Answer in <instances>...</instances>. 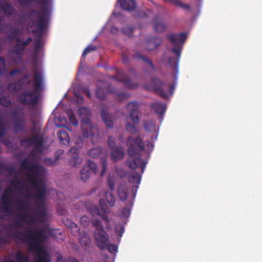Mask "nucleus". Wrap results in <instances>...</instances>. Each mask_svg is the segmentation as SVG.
<instances>
[{"label":"nucleus","mask_w":262,"mask_h":262,"mask_svg":"<svg viewBox=\"0 0 262 262\" xmlns=\"http://www.w3.org/2000/svg\"><path fill=\"white\" fill-rule=\"evenodd\" d=\"M9 229L6 233L8 237L23 242L29 241L28 250L33 253L35 262H50L51 258L48 251L43 247L42 243L48 238L43 229H34L33 235L22 232L18 230L12 232Z\"/></svg>","instance_id":"1"},{"label":"nucleus","mask_w":262,"mask_h":262,"mask_svg":"<svg viewBox=\"0 0 262 262\" xmlns=\"http://www.w3.org/2000/svg\"><path fill=\"white\" fill-rule=\"evenodd\" d=\"M126 144L127 154L130 158H133L132 160H126V165L133 170L140 167L141 172L143 173L147 162L141 158V153L144 151L149 157L154 149V144L148 140L144 142L140 136L136 137L129 136L126 140Z\"/></svg>","instance_id":"2"},{"label":"nucleus","mask_w":262,"mask_h":262,"mask_svg":"<svg viewBox=\"0 0 262 262\" xmlns=\"http://www.w3.org/2000/svg\"><path fill=\"white\" fill-rule=\"evenodd\" d=\"M44 78L41 72L34 69L31 86L33 91L26 90L17 95L18 101L23 105L34 107L38 103L40 92L43 90Z\"/></svg>","instance_id":"3"},{"label":"nucleus","mask_w":262,"mask_h":262,"mask_svg":"<svg viewBox=\"0 0 262 262\" xmlns=\"http://www.w3.org/2000/svg\"><path fill=\"white\" fill-rule=\"evenodd\" d=\"M28 181L36 191V198L38 201L36 204L37 210L34 213V215L38 222H43L47 216V212L44 205V199L46 195V186L42 182L40 183L37 178L30 174L28 176Z\"/></svg>","instance_id":"4"},{"label":"nucleus","mask_w":262,"mask_h":262,"mask_svg":"<svg viewBox=\"0 0 262 262\" xmlns=\"http://www.w3.org/2000/svg\"><path fill=\"white\" fill-rule=\"evenodd\" d=\"M77 114L81 118L82 135L84 138L93 137L98 135V128L96 125H92L90 120L91 111L88 108L82 106L78 108Z\"/></svg>","instance_id":"5"},{"label":"nucleus","mask_w":262,"mask_h":262,"mask_svg":"<svg viewBox=\"0 0 262 262\" xmlns=\"http://www.w3.org/2000/svg\"><path fill=\"white\" fill-rule=\"evenodd\" d=\"M187 37V34L185 33H172L166 36V38L174 46L171 49V51L177 56L176 57L169 58L168 61L169 66H178L182 46Z\"/></svg>","instance_id":"6"},{"label":"nucleus","mask_w":262,"mask_h":262,"mask_svg":"<svg viewBox=\"0 0 262 262\" xmlns=\"http://www.w3.org/2000/svg\"><path fill=\"white\" fill-rule=\"evenodd\" d=\"M145 88L149 91H152L161 97L166 98L168 94L166 88H168L169 93L172 95L174 89V85L173 84H167L163 81L157 78H152L149 84L145 85Z\"/></svg>","instance_id":"7"},{"label":"nucleus","mask_w":262,"mask_h":262,"mask_svg":"<svg viewBox=\"0 0 262 262\" xmlns=\"http://www.w3.org/2000/svg\"><path fill=\"white\" fill-rule=\"evenodd\" d=\"M92 223L93 226L96 229L94 233L96 244L100 249H105L108 244L109 236L105 231L100 220L93 219Z\"/></svg>","instance_id":"8"},{"label":"nucleus","mask_w":262,"mask_h":262,"mask_svg":"<svg viewBox=\"0 0 262 262\" xmlns=\"http://www.w3.org/2000/svg\"><path fill=\"white\" fill-rule=\"evenodd\" d=\"M21 166L25 170L32 172L33 173L32 175L37 178L39 180L40 183L42 182L44 184L43 181L37 177L42 176L44 174L45 169L43 167L34 164L33 162L28 160L27 159L23 161L21 163ZM29 174H31L30 173H28L27 178Z\"/></svg>","instance_id":"9"},{"label":"nucleus","mask_w":262,"mask_h":262,"mask_svg":"<svg viewBox=\"0 0 262 262\" xmlns=\"http://www.w3.org/2000/svg\"><path fill=\"white\" fill-rule=\"evenodd\" d=\"M83 140L81 138H78L75 142L76 147H73L70 150L71 155V159L69 161L70 165L73 167H76L80 164L82 161V159L79 156V150L83 145Z\"/></svg>","instance_id":"10"},{"label":"nucleus","mask_w":262,"mask_h":262,"mask_svg":"<svg viewBox=\"0 0 262 262\" xmlns=\"http://www.w3.org/2000/svg\"><path fill=\"white\" fill-rule=\"evenodd\" d=\"M88 164L83 165L80 171V178L83 182H86L92 173L97 174L98 172L96 164L91 160H88Z\"/></svg>","instance_id":"11"},{"label":"nucleus","mask_w":262,"mask_h":262,"mask_svg":"<svg viewBox=\"0 0 262 262\" xmlns=\"http://www.w3.org/2000/svg\"><path fill=\"white\" fill-rule=\"evenodd\" d=\"M126 110L129 113L130 119L133 122L138 124L140 122L139 104L137 101L128 103L126 106Z\"/></svg>","instance_id":"12"},{"label":"nucleus","mask_w":262,"mask_h":262,"mask_svg":"<svg viewBox=\"0 0 262 262\" xmlns=\"http://www.w3.org/2000/svg\"><path fill=\"white\" fill-rule=\"evenodd\" d=\"M110 77L117 81L122 82L124 84L125 86L129 89L132 90L138 88V83L132 82L130 79L122 71H117L116 75L111 76Z\"/></svg>","instance_id":"13"},{"label":"nucleus","mask_w":262,"mask_h":262,"mask_svg":"<svg viewBox=\"0 0 262 262\" xmlns=\"http://www.w3.org/2000/svg\"><path fill=\"white\" fill-rule=\"evenodd\" d=\"M97 88L96 90L95 94L96 97L100 100H104L106 98V93H113L114 92L110 89L107 82L104 81H98L97 83Z\"/></svg>","instance_id":"14"},{"label":"nucleus","mask_w":262,"mask_h":262,"mask_svg":"<svg viewBox=\"0 0 262 262\" xmlns=\"http://www.w3.org/2000/svg\"><path fill=\"white\" fill-rule=\"evenodd\" d=\"M17 208L20 210L18 213V216L20 217L23 220L29 218L31 222H34V219L32 216L27 212L29 207V203L27 201H23L20 199L17 200L16 201Z\"/></svg>","instance_id":"15"},{"label":"nucleus","mask_w":262,"mask_h":262,"mask_svg":"<svg viewBox=\"0 0 262 262\" xmlns=\"http://www.w3.org/2000/svg\"><path fill=\"white\" fill-rule=\"evenodd\" d=\"M31 145H34V148L30 155L33 156L34 152L40 153L43 150L44 140L42 136L38 134H33L31 137Z\"/></svg>","instance_id":"16"},{"label":"nucleus","mask_w":262,"mask_h":262,"mask_svg":"<svg viewBox=\"0 0 262 262\" xmlns=\"http://www.w3.org/2000/svg\"><path fill=\"white\" fill-rule=\"evenodd\" d=\"M32 80L29 79L27 82L23 81V79H20L18 82H12L7 86L8 90L11 92H15L21 89L23 85L27 88L31 87Z\"/></svg>","instance_id":"17"},{"label":"nucleus","mask_w":262,"mask_h":262,"mask_svg":"<svg viewBox=\"0 0 262 262\" xmlns=\"http://www.w3.org/2000/svg\"><path fill=\"white\" fill-rule=\"evenodd\" d=\"M161 41V38L158 37L147 38L145 40V48L147 50L152 51L160 46Z\"/></svg>","instance_id":"18"},{"label":"nucleus","mask_w":262,"mask_h":262,"mask_svg":"<svg viewBox=\"0 0 262 262\" xmlns=\"http://www.w3.org/2000/svg\"><path fill=\"white\" fill-rule=\"evenodd\" d=\"M129 188L125 183H121L117 188V193L119 199L122 201H126L128 196Z\"/></svg>","instance_id":"19"},{"label":"nucleus","mask_w":262,"mask_h":262,"mask_svg":"<svg viewBox=\"0 0 262 262\" xmlns=\"http://www.w3.org/2000/svg\"><path fill=\"white\" fill-rule=\"evenodd\" d=\"M104 201L102 200H100L99 206L101 210L100 217L105 223V227L107 229L110 228V221L108 217V214L110 212L109 208L106 205L104 204Z\"/></svg>","instance_id":"20"},{"label":"nucleus","mask_w":262,"mask_h":262,"mask_svg":"<svg viewBox=\"0 0 262 262\" xmlns=\"http://www.w3.org/2000/svg\"><path fill=\"white\" fill-rule=\"evenodd\" d=\"M124 155L123 149L121 146H116L111 149V158L114 162L123 159Z\"/></svg>","instance_id":"21"},{"label":"nucleus","mask_w":262,"mask_h":262,"mask_svg":"<svg viewBox=\"0 0 262 262\" xmlns=\"http://www.w3.org/2000/svg\"><path fill=\"white\" fill-rule=\"evenodd\" d=\"M2 11L7 16H11L15 12L14 8L11 4L3 1L0 2V13Z\"/></svg>","instance_id":"22"},{"label":"nucleus","mask_w":262,"mask_h":262,"mask_svg":"<svg viewBox=\"0 0 262 262\" xmlns=\"http://www.w3.org/2000/svg\"><path fill=\"white\" fill-rule=\"evenodd\" d=\"M121 8L128 11H133L136 7V4L135 0H118Z\"/></svg>","instance_id":"23"},{"label":"nucleus","mask_w":262,"mask_h":262,"mask_svg":"<svg viewBox=\"0 0 262 262\" xmlns=\"http://www.w3.org/2000/svg\"><path fill=\"white\" fill-rule=\"evenodd\" d=\"M101 117L103 122L107 127L110 128L113 127L114 125L111 119V116L106 110L101 109Z\"/></svg>","instance_id":"24"},{"label":"nucleus","mask_w":262,"mask_h":262,"mask_svg":"<svg viewBox=\"0 0 262 262\" xmlns=\"http://www.w3.org/2000/svg\"><path fill=\"white\" fill-rule=\"evenodd\" d=\"M79 242L85 249L90 247L91 240L86 232L83 231L80 234Z\"/></svg>","instance_id":"25"},{"label":"nucleus","mask_w":262,"mask_h":262,"mask_svg":"<svg viewBox=\"0 0 262 262\" xmlns=\"http://www.w3.org/2000/svg\"><path fill=\"white\" fill-rule=\"evenodd\" d=\"M151 107L154 110L155 113L163 115L166 111V105L165 104L159 102H154L150 104Z\"/></svg>","instance_id":"26"},{"label":"nucleus","mask_w":262,"mask_h":262,"mask_svg":"<svg viewBox=\"0 0 262 262\" xmlns=\"http://www.w3.org/2000/svg\"><path fill=\"white\" fill-rule=\"evenodd\" d=\"M37 20H38V15H37V19L34 20L32 21V23L37 27V31L38 32V36H39V37L36 40V41L34 42V48L36 52H38L41 48V39L40 36L42 35V34H43L44 31L47 29L48 25V23H47V27H46V29L43 30V31L42 32V33H41V34H40L39 31L38 30V28L37 23L36 21H37ZM48 23H49V21Z\"/></svg>","instance_id":"27"},{"label":"nucleus","mask_w":262,"mask_h":262,"mask_svg":"<svg viewBox=\"0 0 262 262\" xmlns=\"http://www.w3.org/2000/svg\"><path fill=\"white\" fill-rule=\"evenodd\" d=\"M57 136L60 141L64 145H67L70 143V137L66 130L61 129L58 132Z\"/></svg>","instance_id":"28"},{"label":"nucleus","mask_w":262,"mask_h":262,"mask_svg":"<svg viewBox=\"0 0 262 262\" xmlns=\"http://www.w3.org/2000/svg\"><path fill=\"white\" fill-rule=\"evenodd\" d=\"M16 262H29V257L23 253L21 251H17L14 254Z\"/></svg>","instance_id":"29"},{"label":"nucleus","mask_w":262,"mask_h":262,"mask_svg":"<svg viewBox=\"0 0 262 262\" xmlns=\"http://www.w3.org/2000/svg\"><path fill=\"white\" fill-rule=\"evenodd\" d=\"M133 57L134 59H137L138 60H141L145 64H146L147 66H153L151 60L148 58L146 56L141 54L138 52H136L134 54Z\"/></svg>","instance_id":"30"},{"label":"nucleus","mask_w":262,"mask_h":262,"mask_svg":"<svg viewBox=\"0 0 262 262\" xmlns=\"http://www.w3.org/2000/svg\"><path fill=\"white\" fill-rule=\"evenodd\" d=\"M12 52L18 59H20L24 55L25 48L19 46V43H17L15 45Z\"/></svg>","instance_id":"31"},{"label":"nucleus","mask_w":262,"mask_h":262,"mask_svg":"<svg viewBox=\"0 0 262 262\" xmlns=\"http://www.w3.org/2000/svg\"><path fill=\"white\" fill-rule=\"evenodd\" d=\"M141 180V175L137 172H133L128 177V180L132 183L139 184Z\"/></svg>","instance_id":"32"},{"label":"nucleus","mask_w":262,"mask_h":262,"mask_svg":"<svg viewBox=\"0 0 262 262\" xmlns=\"http://www.w3.org/2000/svg\"><path fill=\"white\" fill-rule=\"evenodd\" d=\"M19 32V30L18 28H15L7 35V38L11 41L15 39L17 42H19L20 41V39L18 37Z\"/></svg>","instance_id":"33"},{"label":"nucleus","mask_w":262,"mask_h":262,"mask_svg":"<svg viewBox=\"0 0 262 262\" xmlns=\"http://www.w3.org/2000/svg\"><path fill=\"white\" fill-rule=\"evenodd\" d=\"M144 129L148 132H156V124L151 120H147L144 124Z\"/></svg>","instance_id":"34"},{"label":"nucleus","mask_w":262,"mask_h":262,"mask_svg":"<svg viewBox=\"0 0 262 262\" xmlns=\"http://www.w3.org/2000/svg\"><path fill=\"white\" fill-rule=\"evenodd\" d=\"M157 17L154 20V29L158 33L163 32L165 29V25L162 22H157Z\"/></svg>","instance_id":"35"},{"label":"nucleus","mask_w":262,"mask_h":262,"mask_svg":"<svg viewBox=\"0 0 262 262\" xmlns=\"http://www.w3.org/2000/svg\"><path fill=\"white\" fill-rule=\"evenodd\" d=\"M101 148L96 147L90 149L89 151V155L91 157L95 159L98 158L101 155Z\"/></svg>","instance_id":"36"},{"label":"nucleus","mask_w":262,"mask_h":262,"mask_svg":"<svg viewBox=\"0 0 262 262\" xmlns=\"http://www.w3.org/2000/svg\"><path fill=\"white\" fill-rule=\"evenodd\" d=\"M13 128L16 133L25 131V128L24 126V121L20 120L15 122L13 124Z\"/></svg>","instance_id":"37"},{"label":"nucleus","mask_w":262,"mask_h":262,"mask_svg":"<svg viewBox=\"0 0 262 262\" xmlns=\"http://www.w3.org/2000/svg\"><path fill=\"white\" fill-rule=\"evenodd\" d=\"M0 212L6 213L10 214H12L11 204H1L0 206ZM2 217L0 216V219Z\"/></svg>","instance_id":"38"},{"label":"nucleus","mask_w":262,"mask_h":262,"mask_svg":"<svg viewBox=\"0 0 262 262\" xmlns=\"http://www.w3.org/2000/svg\"><path fill=\"white\" fill-rule=\"evenodd\" d=\"M97 47L93 45L88 46L83 51L81 59H84L85 56L90 52L96 51Z\"/></svg>","instance_id":"39"},{"label":"nucleus","mask_w":262,"mask_h":262,"mask_svg":"<svg viewBox=\"0 0 262 262\" xmlns=\"http://www.w3.org/2000/svg\"><path fill=\"white\" fill-rule=\"evenodd\" d=\"M1 204H11L10 196L8 195V189H6L1 198Z\"/></svg>","instance_id":"40"},{"label":"nucleus","mask_w":262,"mask_h":262,"mask_svg":"<svg viewBox=\"0 0 262 262\" xmlns=\"http://www.w3.org/2000/svg\"><path fill=\"white\" fill-rule=\"evenodd\" d=\"M135 27L132 26L125 27L122 29V32L128 37H132L133 35Z\"/></svg>","instance_id":"41"},{"label":"nucleus","mask_w":262,"mask_h":262,"mask_svg":"<svg viewBox=\"0 0 262 262\" xmlns=\"http://www.w3.org/2000/svg\"><path fill=\"white\" fill-rule=\"evenodd\" d=\"M105 199L107 203L110 206L113 207L115 204V198L112 193L106 192L105 194Z\"/></svg>","instance_id":"42"},{"label":"nucleus","mask_w":262,"mask_h":262,"mask_svg":"<svg viewBox=\"0 0 262 262\" xmlns=\"http://www.w3.org/2000/svg\"><path fill=\"white\" fill-rule=\"evenodd\" d=\"M125 128L126 131L132 135H133L138 132L135 125L132 124L130 123H127L126 124Z\"/></svg>","instance_id":"43"},{"label":"nucleus","mask_w":262,"mask_h":262,"mask_svg":"<svg viewBox=\"0 0 262 262\" xmlns=\"http://www.w3.org/2000/svg\"><path fill=\"white\" fill-rule=\"evenodd\" d=\"M89 211L93 216L98 215L100 217L101 212L98 207L96 206H91L89 208Z\"/></svg>","instance_id":"44"},{"label":"nucleus","mask_w":262,"mask_h":262,"mask_svg":"<svg viewBox=\"0 0 262 262\" xmlns=\"http://www.w3.org/2000/svg\"><path fill=\"white\" fill-rule=\"evenodd\" d=\"M68 117L71 123L75 126H77L78 124V121L76 120L73 113L72 111H69L68 112Z\"/></svg>","instance_id":"45"},{"label":"nucleus","mask_w":262,"mask_h":262,"mask_svg":"<svg viewBox=\"0 0 262 262\" xmlns=\"http://www.w3.org/2000/svg\"><path fill=\"white\" fill-rule=\"evenodd\" d=\"M11 184L13 185L16 189H17L18 188H22L24 187L23 182L18 179H16L12 180L11 181Z\"/></svg>","instance_id":"46"},{"label":"nucleus","mask_w":262,"mask_h":262,"mask_svg":"<svg viewBox=\"0 0 262 262\" xmlns=\"http://www.w3.org/2000/svg\"><path fill=\"white\" fill-rule=\"evenodd\" d=\"M0 103L1 105L8 107L11 105V102L6 96H2L0 98Z\"/></svg>","instance_id":"47"},{"label":"nucleus","mask_w":262,"mask_h":262,"mask_svg":"<svg viewBox=\"0 0 262 262\" xmlns=\"http://www.w3.org/2000/svg\"><path fill=\"white\" fill-rule=\"evenodd\" d=\"M115 231L116 234L121 237L124 232V226L121 224L117 225L115 227Z\"/></svg>","instance_id":"48"},{"label":"nucleus","mask_w":262,"mask_h":262,"mask_svg":"<svg viewBox=\"0 0 262 262\" xmlns=\"http://www.w3.org/2000/svg\"><path fill=\"white\" fill-rule=\"evenodd\" d=\"M138 189V186L137 185H133L132 187V200H130V203H129L130 205L131 206L133 205L134 200L136 195V193H137Z\"/></svg>","instance_id":"49"},{"label":"nucleus","mask_w":262,"mask_h":262,"mask_svg":"<svg viewBox=\"0 0 262 262\" xmlns=\"http://www.w3.org/2000/svg\"><path fill=\"white\" fill-rule=\"evenodd\" d=\"M106 248L111 253H115L117 251L118 247L114 244L107 245Z\"/></svg>","instance_id":"50"},{"label":"nucleus","mask_w":262,"mask_h":262,"mask_svg":"<svg viewBox=\"0 0 262 262\" xmlns=\"http://www.w3.org/2000/svg\"><path fill=\"white\" fill-rule=\"evenodd\" d=\"M101 161L102 168L101 169L100 175L103 176L106 171V166H107V162H106V159L104 158L101 159Z\"/></svg>","instance_id":"51"},{"label":"nucleus","mask_w":262,"mask_h":262,"mask_svg":"<svg viewBox=\"0 0 262 262\" xmlns=\"http://www.w3.org/2000/svg\"><path fill=\"white\" fill-rule=\"evenodd\" d=\"M10 226L14 229H20L23 228V223L20 221L16 220Z\"/></svg>","instance_id":"52"},{"label":"nucleus","mask_w":262,"mask_h":262,"mask_svg":"<svg viewBox=\"0 0 262 262\" xmlns=\"http://www.w3.org/2000/svg\"><path fill=\"white\" fill-rule=\"evenodd\" d=\"M115 139L113 136H110L108 138V145L110 149L115 147Z\"/></svg>","instance_id":"53"},{"label":"nucleus","mask_w":262,"mask_h":262,"mask_svg":"<svg viewBox=\"0 0 262 262\" xmlns=\"http://www.w3.org/2000/svg\"><path fill=\"white\" fill-rule=\"evenodd\" d=\"M5 134V125L3 121L0 119V138L4 136Z\"/></svg>","instance_id":"54"},{"label":"nucleus","mask_w":262,"mask_h":262,"mask_svg":"<svg viewBox=\"0 0 262 262\" xmlns=\"http://www.w3.org/2000/svg\"><path fill=\"white\" fill-rule=\"evenodd\" d=\"M81 224L84 226L86 227L89 225V218L86 215H83L80 219Z\"/></svg>","instance_id":"55"},{"label":"nucleus","mask_w":262,"mask_h":262,"mask_svg":"<svg viewBox=\"0 0 262 262\" xmlns=\"http://www.w3.org/2000/svg\"><path fill=\"white\" fill-rule=\"evenodd\" d=\"M107 183L110 190L111 191L114 190L115 189V181L114 180L111 178H108L107 179Z\"/></svg>","instance_id":"56"},{"label":"nucleus","mask_w":262,"mask_h":262,"mask_svg":"<svg viewBox=\"0 0 262 262\" xmlns=\"http://www.w3.org/2000/svg\"><path fill=\"white\" fill-rule=\"evenodd\" d=\"M4 170L8 171L9 174L10 175L14 174L15 173V170L13 167L8 166L6 165H5Z\"/></svg>","instance_id":"57"},{"label":"nucleus","mask_w":262,"mask_h":262,"mask_svg":"<svg viewBox=\"0 0 262 262\" xmlns=\"http://www.w3.org/2000/svg\"><path fill=\"white\" fill-rule=\"evenodd\" d=\"M129 94L126 93H119L117 94V97L120 100L123 99H126L129 97Z\"/></svg>","instance_id":"58"},{"label":"nucleus","mask_w":262,"mask_h":262,"mask_svg":"<svg viewBox=\"0 0 262 262\" xmlns=\"http://www.w3.org/2000/svg\"><path fill=\"white\" fill-rule=\"evenodd\" d=\"M45 163L46 165L53 166L55 165L56 161L51 158H46L45 159Z\"/></svg>","instance_id":"59"},{"label":"nucleus","mask_w":262,"mask_h":262,"mask_svg":"<svg viewBox=\"0 0 262 262\" xmlns=\"http://www.w3.org/2000/svg\"><path fill=\"white\" fill-rule=\"evenodd\" d=\"M32 41V38L31 37L27 38L25 40L21 41L19 46L21 47L27 46L31 41Z\"/></svg>","instance_id":"60"},{"label":"nucleus","mask_w":262,"mask_h":262,"mask_svg":"<svg viewBox=\"0 0 262 262\" xmlns=\"http://www.w3.org/2000/svg\"><path fill=\"white\" fill-rule=\"evenodd\" d=\"M27 143L29 145H31V140L30 138H26L20 141V144Z\"/></svg>","instance_id":"61"},{"label":"nucleus","mask_w":262,"mask_h":262,"mask_svg":"<svg viewBox=\"0 0 262 262\" xmlns=\"http://www.w3.org/2000/svg\"><path fill=\"white\" fill-rule=\"evenodd\" d=\"M56 262H69V257L68 258H63V257L59 254L57 257Z\"/></svg>","instance_id":"62"},{"label":"nucleus","mask_w":262,"mask_h":262,"mask_svg":"<svg viewBox=\"0 0 262 262\" xmlns=\"http://www.w3.org/2000/svg\"><path fill=\"white\" fill-rule=\"evenodd\" d=\"M122 63L124 64H126L128 63V57L127 56V55L125 54H122Z\"/></svg>","instance_id":"63"},{"label":"nucleus","mask_w":262,"mask_h":262,"mask_svg":"<svg viewBox=\"0 0 262 262\" xmlns=\"http://www.w3.org/2000/svg\"><path fill=\"white\" fill-rule=\"evenodd\" d=\"M129 210L127 208H124L122 210V213L124 216H128L129 214Z\"/></svg>","instance_id":"64"}]
</instances>
